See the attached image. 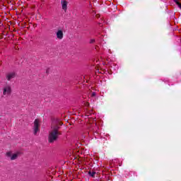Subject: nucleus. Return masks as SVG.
Segmentation results:
<instances>
[{"mask_svg":"<svg viewBox=\"0 0 181 181\" xmlns=\"http://www.w3.org/2000/svg\"><path fill=\"white\" fill-rule=\"evenodd\" d=\"M63 125V122L59 118H54L51 124V131L49 132L48 141L49 144H53L59 139V136L63 133L60 131Z\"/></svg>","mask_w":181,"mask_h":181,"instance_id":"f257e3e1","label":"nucleus"},{"mask_svg":"<svg viewBox=\"0 0 181 181\" xmlns=\"http://www.w3.org/2000/svg\"><path fill=\"white\" fill-rule=\"evenodd\" d=\"M33 129L34 135H35V136H37L39 135V133L40 132V120L39 119H36L34 121Z\"/></svg>","mask_w":181,"mask_h":181,"instance_id":"f03ea898","label":"nucleus"},{"mask_svg":"<svg viewBox=\"0 0 181 181\" xmlns=\"http://www.w3.org/2000/svg\"><path fill=\"white\" fill-rule=\"evenodd\" d=\"M3 95L6 97H9L12 94V86L9 84H6L3 87Z\"/></svg>","mask_w":181,"mask_h":181,"instance_id":"7ed1b4c3","label":"nucleus"},{"mask_svg":"<svg viewBox=\"0 0 181 181\" xmlns=\"http://www.w3.org/2000/svg\"><path fill=\"white\" fill-rule=\"evenodd\" d=\"M20 156V151H17L15 153H12V151H8L6 153V156H7V158H10L11 160H16Z\"/></svg>","mask_w":181,"mask_h":181,"instance_id":"20e7f679","label":"nucleus"},{"mask_svg":"<svg viewBox=\"0 0 181 181\" xmlns=\"http://www.w3.org/2000/svg\"><path fill=\"white\" fill-rule=\"evenodd\" d=\"M15 77H16V73L14 71L7 72L5 74V78L7 81H12L13 78H15Z\"/></svg>","mask_w":181,"mask_h":181,"instance_id":"39448f33","label":"nucleus"},{"mask_svg":"<svg viewBox=\"0 0 181 181\" xmlns=\"http://www.w3.org/2000/svg\"><path fill=\"white\" fill-rule=\"evenodd\" d=\"M57 37L59 39V40H62L63 39L64 35L63 34V30H58L56 33Z\"/></svg>","mask_w":181,"mask_h":181,"instance_id":"423d86ee","label":"nucleus"},{"mask_svg":"<svg viewBox=\"0 0 181 181\" xmlns=\"http://www.w3.org/2000/svg\"><path fill=\"white\" fill-rule=\"evenodd\" d=\"M61 4L62 6V9L64 11H67V1L66 0H61Z\"/></svg>","mask_w":181,"mask_h":181,"instance_id":"0eeeda50","label":"nucleus"},{"mask_svg":"<svg viewBox=\"0 0 181 181\" xmlns=\"http://www.w3.org/2000/svg\"><path fill=\"white\" fill-rule=\"evenodd\" d=\"M95 174L96 173L95 171H91V170H89L88 173V175H89L90 177H95Z\"/></svg>","mask_w":181,"mask_h":181,"instance_id":"6e6552de","label":"nucleus"},{"mask_svg":"<svg viewBox=\"0 0 181 181\" xmlns=\"http://www.w3.org/2000/svg\"><path fill=\"white\" fill-rule=\"evenodd\" d=\"M95 39H91L90 40V44H93V43H95Z\"/></svg>","mask_w":181,"mask_h":181,"instance_id":"1a4fd4ad","label":"nucleus"},{"mask_svg":"<svg viewBox=\"0 0 181 181\" xmlns=\"http://www.w3.org/2000/svg\"><path fill=\"white\" fill-rule=\"evenodd\" d=\"M91 96H92V97H95V93H94V92L92 93Z\"/></svg>","mask_w":181,"mask_h":181,"instance_id":"9d476101","label":"nucleus"},{"mask_svg":"<svg viewBox=\"0 0 181 181\" xmlns=\"http://www.w3.org/2000/svg\"><path fill=\"white\" fill-rule=\"evenodd\" d=\"M96 18H100V14H97Z\"/></svg>","mask_w":181,"mask_h":181,"instance_id":"9b49d317","label":"nucleus"},{"mask_svg":"<svg viewBox=\"0 0 181 181\" xmlns=\"http://www.w3.org/2000/svg\"><path fill=\"white\" fill-rule=\"evenodd\" d=\"M47 71H49V69L47 70Z\"/></svg>","mask_w":181,"mask_h":181,"instance_id":"f8f14e48","label":"nucleus"}]
</instances>
